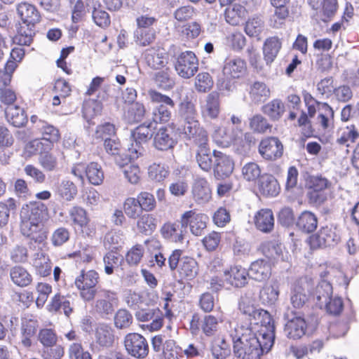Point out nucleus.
I'll return each instance as SVG.
<instances>
[{
    "mask_svg": "<svg viewBox=\"0 0 359 359\" xmlns=\"http://www.w3.org/2000/svg\"><path fill=\"white\" fill-rule=\"evenodd\" d=\"M233 353L239 359H259L262 355L259 337L252 326L241 325L233 337Z\"/></svg>",
    "mask_w": 359,
    "mask_h": 359,
    "instance_id": "nucleus-1",
    "label": "nucleus"
},
{
    "mask_svg": "<svg viewBox=\"0 0 359 359\" xmlns=\"http://www.w3.org/2000/svg\"><path fill=\"white\" fill-rule=\"evenodd\" d=\"M17 12L22 24H20L13 41L20 46H29L35 35V25L40 21L39 13L34 6L26 2L18 5Z\"/></svg>",
    "mask_w": 359,
    "mask_h": 359,
    "instance_id": "nucleus-2",
    "label": "nucleus"
},
{
    "mask_svg": "<svg viewBox=\"0 0 359 359\" xmlns=\"http://www.w3.org/2000/svg\"><path fill=\"white\" fill-rule=\"evenodd\" d=\"M149 96L152 102L159 103L155 107L148 117L155 123H165L171 118L170 109L174 108L175 102L168 96L163 95L155 90L149 91Z\"/></svg>",
    "mask_w": 359,
    "mask_h": 359,
    "instance_id": "nucleus-3",
    "label": "nucleus"
},
{
    "mask_svg": "<svg viewBox=\"0 0 359 359\" xmlns=\"http://www.w3.org/2000/svg\"><path fill=\"white\" fill-rule=\"evenodd\" d=\"M175 69L177 74L184 79L192 77L198 69L196 55L191 51L182 53L177 57Z\"/></svg>",
    "mask_w": 359,
    "mask_h": 359,
    "instance_id": "nucleus-4",
    "label": "nucleus"
},
{
    "mask_svg": "<svg viewBox=\"0 0 359 359\" xmlns=\"http://www.w3.org/2000/svg\"><path fill=\"white\" fill-rule=\"evenodd\" d=\"M124 346L128 354L140 359L147 356L149 345L146 339L138 333H129L124 339Z\"/></svg>",
    "mask_w": 359,
    "mask_h": 359,
    "instance_id": "nucleus-5",
    "label": "nucleus"
},
{
    "mask_svg": "<svg viewBox=\"0 0 359 359\" xmlns=\"http://www.w3.org/2000/svg\"><path fill=\"white\" fill-rule=\"evenodd\" d=\"M214 163L212 170L217 180L229 177L234 170V161L231 156L219 151H213Z\"/></svg>",
    "mask_w": 359,
    "mask_h": 359,
    "instance_id": "nucleus-6",
    "label": "nucleus"
},
{
    "mask_svg": "<svg viewBox=\"0 0 359 359\" xmlns=\"http://www.w3.org/2000/svg\"><path fill=\"white\" fill-rule=\"evenodd\" d=\"M20 217L22 224H34L43 222L48 217V208L41 202H35L23 207Z\"/></svg>",
    "mask_w": 359,
    "mask_h": 359,
    "instance_id": "nucleus-7",
    "label": "nucleus"
},
{
    "mask_svg": "<svg viewBox=\"0 0 359 359\" xmlns=\"http://www.w3.org/2000/svg\"><path fill=\"white\" fill-rule=\"evenodd\" d=\"M241 312L249 316L250 325H258L260 321L266 320L270 318L269 313L263 309H259L255 305V300L247 297H242L238 304Z\"/></svg>",
    "mask_w": 359,
    "mask_h": 359,
    "instance_id": "nucleus-8",
    "label": "nucleus"
},
{
    "mask_svg": "<svg viewBox=\"0 0 359 359\" xmlns=\"http://www.w3.org/2000/svg\"><path fill=\"white\" fill-rule=\"evenodd\" d=\"M283 146L275 137L265 138L259 145V153L266 160L275 161L283 155Z\"/></svg>",
    "mask_w": 359,
    "mask_h": 359,
    "instance_id": "nucleus-9",
    "label": "nucleus"
},
{
    "mask_svg": "<svg viewBox=\"0 0 359 359\" xmlns=\"http://www.w3.org/2000/svg\"><path fill=\"white\" fill-rule=\"evenodd\" d=\"M201 113L204 118L216 119L220 112L219 93L212 91L201 102Z\"/></svg>",
    "mask_w": 359,
    "mask_h": 359,
    "instance_id": "nucleus-10",
    "label": "nucleus"
},
{
    "mask_svg": "<svg viewBox=\"0 0 359 359\" xmlns=\"http://www.w3.org/2000/svg\"><path fill=\"white\" fill-rule=\"evenodd\" d=\"M338 237L332 230L326 226L323 227L316 233L309 238V245L312 249L330 247L336 244Z\"/></svg>",
    "mask_w": 359,
    "mask_h": 359,
    "instance_id": "nucleus-11",
    "label": "nucleus"
},
{
    "mask_svg": "<svg viewBox=\"0 0 359 359\" xmlns=\"http://www.w3.org/2000/svg\"><path fill=\"white\" fill-rule=\"evenodd\" d=\"M208 218L203 214H196L192 210L187 211L182 215V222H184L185 229L189 224L191 232L195 236H201L206 228Z\"/></svg>",
    "mask_w": 359,
    "mask_h": 359,
    "instance_id": "nucleus-12",
    "label": "nucleus"
},
{
    "mask_svg": "<svg viewBox=\"0 0 359 359\" xmlns=\"http://www.w3.org/2000/svg\"><path fill=\"white\" fill-rule=\"evenodd\" d=\"M21 231L23 236L38 244L46 243L48 236V228L43 222L21 224Z\"/></svg>",
    "mask_w": 359,
    "mask_h": 359,
    "instance_id": "nucleus-13",
    "label": "nucleus"
},
{
    "mask_svg": "<svg viewBox=\"0 0 359 359\" xmlns=\"http://www.w3.org/2000/svg\"><path fill=\"white\" fill-rule=\"evenodd\" d=\"M208 142L203 141L201 144H196V161L199 168L205 172L210 171L214 163L213 151L208 147Z\"/></svg>",
    "mask_w": 359,
    "mask_h": 359,
    "instance_id": "nucleus-14",
    "label": "nucleus"
},
{
    "mask_svg": "<svg viewBox=\"0 0 359 359\" xmlns=\"http://www.w3.org/2000/svg\"><path fill=\"white\" fill-rule=\"evenodd\" d=\"M294 316L289 318L285 325L284 332L285 335L292 339H298L303 337L306 333V323L304 318L301 316Z\"/></svg>",
    "mask_w": 359,
    "mask_h": 359,
    "instance_id": "nucleus-15",
    "label": "nucleus"
},
{
    "mask_svg": "<svg viewBox=\"0 0 359 359\" xmlns=\"http://www.w3.org/2000/svg\"><path fill=\"white\" fill-rule=\"evenodd\" d=\"M144 59L146 64L154 69L164 67L168 62V54L160 48H151L144 53Z\"/></svg>",
    "mask_w": 359,
    "mask_h": 359,
    "instance_id": "nucleus-16",
    "label": "nucleus"
},
{
    "mask_svg": "<svg viewBox=\"0 0 359 359\" xmlns=\"http://www.w3.org/2000/svg\"><path fill=\"white\" fill-rule=\"evenodd\" d=\"M264 321H260L262 328L259 331L260 347L262 348V355L268 353L272 348L275 339V327L273 324L271 323V319L269 318Z\"/></svg>",
    "mask_w": 359,
    "mask_h": 359,
    "instance_id": "nucleus-17",
    "label": "nucleus"
},
{
    "mask_svg": "<svg viewBox=\"0 0 359 359\" xmlns=\"http://www.w3.org/2000/svg\"><path fill=\"white\" fill-rule=\"evenodd\" d=\"M311 287L310 283L306 280H301L294 287L290 297L291 304L294 308H302L309 299L308 292Z\"/></svg>",
    "mask_w": 359,
    "mask_h": 359,
    "instance_id": "nucleus-18",
    "label": "nucleus"
},
{
    "mask_svg": "<svg viewBox=\"0 0 359 359\" xmlns=\"http://www.w3.org/2000/svg\"><path fill=\"white\" fill-rule=\"evenodd\" d=\"M224 278L226 284L236 287H242L247 284L249 275L245 269L235 266L224 272Z\"/></svg>",
    "mask_w": 359,
    "mask_h": 359,
    "instance_id": "nucleus-19",
    "label": "nucleus"
},
{
    "mask_svg": "<svg viewBox=\"0 0 359 359\" xmlns=\"http://www.w3.org/2000/svg\"><path fill=\"white\" fill-rule=\"evenodd\" d=\"M183 133L189 139H193L195 144L208 141L207 132L200 127L198 120L184 122Z\"/></svg>",
    "mask_w": 359,
    "mask_h": 359,
    "instance_id": "nucleus-20",
    "label": "nucleus"
},
{
    "mask_svg": "<svg viewBox=\"0 0 359 359\" xmlns=\"http://www.w3.org/2000/svg\"><path fill=\"white\" fill-rule=\"evenodd\" d=\"M248 271L249 278L259 282L265 281L271 275V266L269 262L258 259L251 264Z\"/></svg>",
    "mask_w": 359,
    "mask_h": 359,
    "instance_id": "nucleus-21",
    "label": "nucleus"
},
{
    "mask_svg": "<svg viewBox=\"0 0 359 359\" xmlns=\"http://www.w3.org/2000/svg\"><path fill=\"white\" fill-rule=\"evenodd\" d=\"M31 264L41 276L46 277L51 273L52 266L50 259L48 255L41 250L33 255Z\"/></svg>",
    "mask_w": 359,
    "mask_h": 359,
    "instance_id": "nucleus-22",
    "label": "nucleus"
},
{
    "mask_svg": "<svg viewBox=\"0 0 359 359\" xmlns=\"http://www.w3.org/2000/svg\"><path fill=\"white\" fill-rule=\"evenodd\" d=\"M332 294L333 290L332 285L326 280H321L316 286L312 292V296L316 305L320 309H323L325 303L333 296Z\"/></svg>",
    "mask_w": 359,
    "mask_h": 359,
    "instance_id": "nucleus-23",
    "label": "nucleus"
},
{
    "mask_svg": "<svg viewBox=\"0 0 359 359\" xmlns=\"http://www.w3.org/2000/svg\"><path fill=\"white\" fill-rule=\"evenodd\" d=\"M187 230L184 222L180 223H166L161 229L163 236L173 242L182 243L184 238Z\"/></svg>",
    "mask_w": 359,
    "mask_h": 359,
    "instance_id": "nucleus-24",
    "label": "nucleus"
},
{
    "mask_svg": "<svg viewBox=\"0 0 359 359\" xmlns=\"http://www.w3.org/2000/svg\"><path fill=\"white\" fill-rule=\"evenodd\" d=\"M9 277L15 285L20 287L28 286L32 281L30 273L20 265H15L10 268Z\"/></svg>",
    "mask_w": 359,
    "mask_h": 359,
    "instance_id": "nucleus-25",
    "label": "nucleus"
},
{
    "mask_svg": "<svg viewBox=\"0 0 359 359\" xmlns=\"http://www.w3.org/2000/svg\"><path fill=\"white\" fill-rule=\"evenodd\" d=\"M259 190L265 196H276L280 190L278 180L272 175L265 174L259 180Z\"/></svg>",
    "mask_w": 359,
    "mask_h": 359,
    "instance_id": "nucleus-26",
    "label": "nucleus"
},
{
    "mask_svg": "<svg viewBox=\"0 0 359 359\" xmlns=\"http://www.w3.org/2000/svg\"><path fill=\"white\" fill-rule=\"evenodd\" d=\"M255 224L257 229L270 233L274 227V217L271 209H262L255 216Z\"/></svg>",
    "mask_w": 359,
    "mask_h": 359,
    "instance_id": "nucleus-27",
    "label": "nucleus"
},
{
    "mask_svg": "<svg viewBox=\"0 0 359 359\" xmlns=\"http://www.w3.org/2000/svg\"><path fill=\"white\" fill-rule=\"evenodd\" d=\"M7 121L15 127H22L27 122V116L23 108L11 104L5 109Z\"/></svg>",
    "mask_w": 359,
    "mask_h": 359,
    "instance_id": "nucleus-28",
    "label": "nucleus"
},
{
    "mask_svg": "<svg viewBox=\"0 0 359 359\" xmlns=\"http://www.w3.org/2000/svg\"><path fill=\"white\" fill-rule=\"evenodd\" d=\"M95 342L102 347L111 346L114 340L113 330L107 324H99L96 325L94 330Z\"/></svg>",
    "mask_w": 359,
    "mask_h": 359,
    "instance_id": "nucleus-29",
    "label": "nucleus"
},
{
    "mask_svg": "<svg viewBox=\"0 0 359 359\" xmlns=\"http://www.w3.org/2000/svg\"><path fill=\"white\" fill-rule=\"evenodd\" d=\"M175 144V141L168 128H161L154 134L153 145L158 150L166 151L172 148Z\"/></svg>",
    "mask_w": 359,
    "mask_h": 359,
    "instance_id": "nucleus-30",
    "label": "nucleus"
},
{
    "mask_svg": "<svg viewBox=\"0 0 359 359\" xmlns=\"http://www.w3.org/2000/svg\"><path fill=\"white\" fill-rule=\"evenodd\" d=\"M177 271L181 280H192L198 274V264L194 259L184 257L181 258Z\"/></svg>",
    "mask_w": 359,
    "mask_h": 359,
    "instance_id": "nucleus-31",
    "label": "nucleus"
},
{
    "mask_svg": "<svg viewBox=\"0 0 359 359\" xmlns=\"http://www.w3.org/2000/svg\"><path fill=\"white\" fill-rule=\"evenodd\" d=\"M245 62L240 59L235 58L226 60L223 67V74L226 77L239 78L245 72Z\"/></svg>",
    "mask_w": 359,
    "mask_h": 359,
    "instance_id": "nucleus-32",
    "label": "nucleus"
},
{
    "mask_svg": "<svg viewBox=\"0 0 359 359\" xmlns=\"http://www.w3.org/2000/svg\"><path fill=\"white\" fill-rule=\"evenodd\" d=\"M297 226L305 233H311L317 228L318 218L313 212L304 211L297 219Z\"/></svg>",
    "mask_w": 359,
    "mask_h": 359,
    "instance_id": "nucleus-33",
    "label": "nucleus"
},
{
    "mask_svg": "<svg viewBox=\"0 0 359 359\" xmlns=\"http://www.w3.org/2000/svg\"><path fill=\"white\" fill-rule=\"evenodd\" d=\"M192 194L194 199L198 203H206L211 198V191L207 182L203 179L198 180L194 183Z\"/></svg>",
    "mask_w": 359,
    "mask_h": 359,
    "instance_id": "nucleus-34",
    "label": "nucleus"
},
{
    "mask_svg": "<svg viewBox=\"0 0 359 359\" xmlns=\"http://www.w3.org/2000/svg\"><path fill=\"white\" fill-rule=\"evenodd\" d=\"M56 194L60 198L71 201L77 194V188L73 182L62 180L57 187Z\"/></svg>",
    "mask_w": 359,
    "mask_h": 359,
    "instance_id": "nucleus-35",
    "label": "nucleus"
},
{
    "mask_svg": "<svg viewBox=\"0 0 359 359\" xmlns=\"http://www.w3.org/2000/svg\"><path fill=\"white\" fill-rule=\"evenodd\" d=\"M262 111L272 121H278L285 112V104L280 100L275 99L264 105Z\"/></svg>",
    "mask_w": 359,
    "mask_h": 359,
    "instance_id": "nucleus-36",
    "label": "nucleus"
},
{
    "mask_svg": "<svg viewBox=\"0 0 359 359\" xmlns=\"http://www.w3.org/2000/svg\"><path fill=\"white\" fill-rule=\"evenodd\" d=\"M137 319L142 322L151 321L150 327L151 330H158L162 326L161 319L159 318L158 311L154 309H141L135 313Z\"/></svg>",
    "mask_w": 359,
    "mask_h": 359,
    "instance_id": "nucleus-37",
    "label": "nucleus"
},
{
    "mask_svg": "<svg viewBox=\"0 0 359 359\" xmlns=\"http://www.w3.org/2000/svg\"><path fill=\"white\" fill-rule=\"evenodd\" d=\"M281 48V42L277 37H271L264 43V55L267 64L271 63L276 57Z\"/></svg>",
    "mask_w": 359,
    "mask_h": 359,
    "instance_id": "nucleus-38",
    "label": "nucleus"
},
{
    "mask_svg": "<svg viewBox=\"0 0 359 359\" xmlns=\"http://www.w3.org/2000/svg\"><path fill=\"white\" fill-rule=\"evenodd\" d=\"M249 93L255 102H259L269 97L270 90L264 83L255 81L250 85Z\"/></svg>",
    "mask_w": 359,
    "mask_h": 359,
    "instance_id": "nucleus-39",
    "label": "nucleus"
},
{
    "mask_svg": "<svg viewBox=\"0 0 359 359\" xmlns=\"http://www.w3.org/2000/svg\"><path fill=\"white\" fill-rule=\"evenodd\" d=\"M16 208V201L13 198L0 202V228L8 224L11 214L15 213Z\"/></svg>",
    "mask_w": 359,
    "mask_h": 359,
    "instance_id": "nucleus-40",
    "label": "nucleus"
},
{
    "mask_svg": "<svg viewBox=\"0 0 359 359\" xmlns=\"http://www.w3.org/2000/svg\"><path fill=\"white\" fill-rule=\"evenodd\" d=\"M279 296V288L278 285H266L259 292V299L264 304H274Z\"/></svg>",
    "mask_w": 359,
    "mask_h": 359,
    "instance_id": "nucleus-41",
    "label": "nucleus"
},
{
    "mask_svg": "<svg viewBox=\"0 0 359 359\" xmlns=\"http://www.w3.org/2000/svg\"><path fill=\"white\" fill-rule=\"evenodd\" d=\"M179 114L184 122L197 120V111L195 104L188 98L179 105Z\"/></svg>",
    "mask_w": 359,
    "mask_h": 359,
    "instance_id": "nucleus-42",
    "label": "nucleus"
},
{
    "mask_svg": "<svg viewBox=\"0 0 359 359\" xmlns=\"http://www.w3.org/2000/svg\"><path fill=\"white\" fill-rule=\"evenodd\" d=\"M157 219L151 215L145 214L137 221V226L139 231L145 235H150L156 229Z\"/></svg>",
    "mask_w": 359,
    "mask_h": 359,
    "instance_id": "nucleus-43",
    "label": "nucleus"
},
{
    "mask_svg": "<svg viewBox=\"0 0 359 359\" xmlns=\"http://www.w3.org/2000/svg\"><path fill=\"white\" fill-rule=\"evenodd\" d=\"M151 123H144L137 126L131 133L130 138L140 142H147L153 135Z\"/></svg>",
    "mask_w": 359,
    "mask_h": 359,
    "instance_id": "nucleus-44",
    "label": "nucleus"
},
{
    "mask_svg": "<svg viewBox=\"0 0 359 359\" xmlns=\"http://www.w3.org/2000/svg\"><path fill=\"white\" fill-rule=\"evenodd\" d=\"M146 114L144 106L140 102H133L129 107L126 117L129 123L141 121Z\"/></svg>",
    "mask_w": 359,
    "mask_h": 359,
    "instance_id": "nucleus-45",
    "label": "nucleus"
},
{
    "mask_svg": "<svg viewBox=\"0 0 359 359\" xmlns=\"http://www.w3.org/2000/svg\"><path fill=\"white\" fill-rule=\"evenodd\" d=\"M36 127L41 133L43 140H47L50 142L57 141L59 137V131L54 126L48 125L47 123L39 120V123Z\"/></svg>",
    "mask_w": 359,
    "mask_h": 359,
    "instance_id": "nucleus-46",
    "label": "nucleus"
},
{
    "mask_svg": "<svg viewBox=\"0 0 359 359\" xmlns=\"http://www.w3.org/2000/svg\"><path fill=\"white\" fill-rule=\"evenodd\" d=\"M213 80L208 72H201L195 78V88L198 93H206L213 87Z\"/></svg>",
    "mask_w": 359,
    "mask_h": 359,
    "instance_id": "nucleus-47",
    "label": "nucleus"
},
{
    "mask_svg": "<svg viewBox=\"0 0 359 359\" xmlns=\"http://www.w3.org/2000/svg\"><path fill=\"white\" fill-rule=\"evenodd\" d=\"M242 176L246 181L254 182L261 175V168L255 162L245 163L241 168Z\"/></svg>",
    "mask_w": 359,
    "mask_h": 359,
    "instance_id": "nucleus-48",
    "label": "nucleus"
},
{
    "mask_svg": "<svg viewBox=\"0 0 359 359\" xmlns=\"http://www.w3.org/2000/svg\"><path fill=\"white\" fill-rule=\"evenodd\" d=\"M168 167L164 164L154 163L148 168V175L150 179L156 182L164 180L168 175Z\"/></svg>",
    "mask_w": 359,
    "mask_h": 359,
    "instance_id": "nucleus-49",
    "label": "nucleus"
},
{
    "mask_svg": "<svg viewBox=\"0 0 359 359\" xmlns=\"http://www.w3.org/2000/svg\"><path fill=\"white\" fill-rule=\"evenodd\" d=\"M89 276L87 273H85L84 271H82L81 274L76 277L75 280V285L77 289L80 291L81 297L85 301L90 300V284H89Z\"/></svg>",
    "mask_w": 359,
    "mask_h": 359,
    "instance_id": "nucleus-50",
    "label": "nucleus"
},
{
    "mask_svg": "<svg viewBox=\"0 0 359 359\" xmlns=\"http://www.w3.org/2000/svg\"><path fill=\"white\" fill-rule=\"evenodd\" d=\"M116 136V129L114 126L110 123H104L97 126L95 131L94 137L97 140L105 142Z\"/></svg>",
    "mask_w": 359,
    "mask_h": 359,
    "instance_id": "nucleus-51",
    "label": "nucleus"
},
{
    "mask_svg": "<svg viewBox=\"0 0 359 359\" xmlns=\"http://www.w3.org/2000/svg\"><path fill=\"white\" fill-rule=\"evenodd\" d=\"M250 128L255 133H265L268 130H271V125L265 117L256 114L250 119Z\"/></svg>",
    "mask_w": 359,
    "mask_h": 359,
    "instance_id": "nucleus-52",
    "label": "nucleus"
},
{
    "mask_svg": "<svg viewBox=\"0 0 359 359\" xmlns=\"http://www.w3.org/2000/svg\"><path fill=\"white\" fill-rule=\"evenodd\" d=\"M203 333L207 336L214 335L218 329L219 320L212 315H206L200 323Z\"/></svg>",
    "mask_w": 359,
    "mask_h": 359,
    "instance_id": "nucleus-53",
    "label": "nucleus"
},
{
    "mask_svg": "<svg viewBox=\"0 0 359 359\" xmlns=\"http://www.w3.org/2000/svg\"><path fill=\"white\" fill-rule=\"evenodd\" d=\"M154 81L156 83L163 89H170L175 85V81L170 76L168 68L155 74Z\"/></svg>",
    "mask_w": 359,
    "mask_h": 359,
    "instance_id": "nucleus-54",
    "label": "nucleus"
},
{
    "mask_svg": "<svg viewBox=\"0 0 359 359\" xmlns=\"http://www.w3.org/2000/svg\"><path fill=\"white\" fill-rule=\"evenodd\" d=\"M136 42L142 46L149 45L155 39V32L153 29H137L135 32Z\"/></svg>",
    "mask_w": 359,
    "mask_h": 359,
    "instance_id": "nucleus-55",
    "label": "nucleus"
},
{
    "mask_svg": "<svg viewBox=\"0 0 359 359\" xmlns=\"http://www.w3.org/2000/svg\"><path fill=\"white\" fill-rule=\"evenodd\" d=\"M289 15V11L286 7H276L274 13L269 20L270 26L273 28H279L285 24V20Z\"/></svg>",
    "mask_w": 359,
    "mask_h": 359,
    "instance_id": "nucleus-56",
    "label": "nucleus"
},
{
    "mask_svg": "<svg viewBox=\"0 0 359 359\" xmlns=\"http://www.w3.org/2000/svg\"><path fill=\"white\" fill-rule=\"evenodd\" d=\"M264 21L260 18H253L250 19L245 25V33L251 37H257L263 30Z\"/></svg>",
    "mask_w": 359,
    "mask_h": 359,
    "instance_id": "nucleus-57",
    "label": "nucleus"
},
{
    "mask_svg": "<svg viewBox=\"0 0 359 359\" xmlns=\"http://www.w3.org/2000/svg\"><path fill=\"white\" fill-rule=\"evenodd\" d=\"M344 304L342 299L338 296H332L323 305V309L327 313L333 316H338L343 310Z\"/></svg>",
    "mask_w": 359,
    "mask_h": 359,
    "instance_id": "nucleus-58",
    "label": "nucleus"
},
{
    "mask_svg": "<svg viewBox=\"0 0 359 359\" xmlns=\"http://www.w3.org/2000/svg\"><path fill=\"white\" fill-rule=\"evenodd\" d=\"M133 323V316L126 309H119L114 316V324L117 328L126 329Z\"/></svg>",
    "mask_w": 359,
    "mask_h": 359,
    "instance_id": "nucleus-59",
    "label": "nucleus"
},
{
    "mask_svg": "<svg viewBox=\"0 0 359 359\" xmlns=\"http://www.w3.org/2000/svg\"><path fill=\"white\" fill-rule=\"evenodd\" d=\"M97 3H98V7L100 6V3L99 1L93 3V11L92 17L97 26L102 28L107 27L110 24L109 16L106 11L100 10L96 7Z\"/></svg>",
    "mask_w": 359,
    "mask_h": 359,
    "instance_id": "nucleus-60",
    "label": "nucleus"
},
{
    "mask_svg": "<svg viewBox=\"0 0 359 359\" xmlns=\"http://www.w3.org/2000/svg\"><path fill=\"white\" fill-rule=\"evenodd\" d=\"M137 198H128L124 203V212L130 218H136L142 211Z\"/></svg>",
    "mask_w": 359,
    "mask_h": 359,
    "instance_id": "nucleus-61",
    "label": "nucleus"
},
{
    "mask_svg": "<svg viewBox=\"0 0 359 359\" xmlns=\"http://www.w3.org/2000/svg\"><path fill=\"white\" fill-rule=\"evenodd\" d=\"M38 339L43 347L55 345L57 341V334L51 328L41 329L39 332Z\"/></svg>",
    "mask_w": 359,
    "mask_h": 359,
    "instance_id": "nucleus-62",
    "label": "nucleus"
},
{
    "mask_svg": "<svg viewBox=\"0 0 359 359\" xmlns=\"http://www.w3.org/2000/svg\"><path fill=\"white\" fill-rule=\"evenodd\" d=\"M10 258L14 263H26L28 259V250L27 248L20 245L14 246L11 250Z\"/></svg>",
    "mask_w": 359,
    "mask_h": 359,
    "instance_id": "nucleus-63",
    "label": "nucleus"
},
{
    "mask_svg": "<svg viewBox=\"0 0 359 359\" xmlns=\"http://www.w3.org/2000/svg\"><path fill=\"white\" fill-rule=\"evenodd\" d=\"M64 355V348L60 345H51L43 348L42 357L43 359H61Z\"/></svg>",
    "mask_w": 359,
    "mask_h": 359,
    "instance_id": "nucleus-64",
    "label": "nucleus"
}]
</instances>
